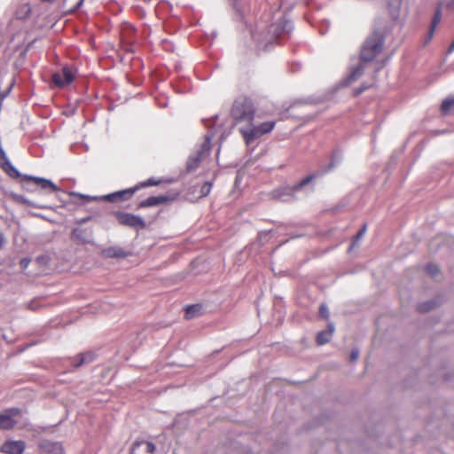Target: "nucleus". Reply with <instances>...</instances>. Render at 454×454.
<instances>
[{"label": "nucleus", "instance_id": "1", "mask_svg": "<svg viewBox=\"0 0 454 454\" xmlns=\"http://www.w3.org/2000/svg\"><path fill=\"white\" fill-rule=\"evenodd\" d=\"M294 29L293 22L286 15H281L270 26L267 33L256 27L251 32L252 38L256 42L259 49L266 50L274 42L286 40Z\"/></svg>", "mask_w": 454, "mask_h": 454}, {"label": "nucleus", "instance_id": "2", "mask_svg": "<svg viewBox=\"0 0 454 454\" xmlns=\"http://www.w3.org/2000/svg\"><path fill=\"white\" fill-rule=\"evenodd\" d=\"M390 30V26L383 18H377L372 33L366 37L360 50V60L362 62L373 61L383 51L386 34Z\"/></svg>", "mask_w": 454, "mask_h": 454}, {"label": "nucleus", "instance_id": "3", "mask_svg": "<svg viewBox=\"0 0 454 454\" xmlns=\"http://www.w3.org/2000/svg\"><path fill=\"white\" fill-rule=\"evenodd\" d=\"M314 179H316V175H309L295 184H287L273 190L270 196L273 200L282 202L296 201L300 199V194L307 195L314 191V186L310 185Z\"/></svg>", "mask_w": 454, "mask_h": 454}, {"label": "nucleus", "instance_id": "4", "mask_svg": "<svg viewBox=\"0 0 454 454\" xmlns=\"http://www.w3.org/2000/svg\"><path fill=\"white\" fill-rule=\"evenodd\" d=\"M255 108L253 101L246 97L237 98L231 107V114L236 122L250 123L254 116Z\"/></svg>", "mask_w": 454, "mask_h": 454}, {"label": "nucleus", "instance_id": "5", "mask_svg": "<svg viewBox=\"0 0 454 454\" xmlns=\"http://www.w3.org/2000/svg\"><path fill=\"white\" fill-rule=\"evenodd\" d=\"M20 177L22 188L27 192H36L37 187L42 190L51 189L52 192H57L59 190L55 184L43 177L22 175L21 173Z\"/></svg>", "mask_w": 454, "mask_h": 454}, {"label": "nucleus", "instance_id": "6", "mask_svg": "<svg viewBox=\"0 0 454 454\" xmlns=\"http://www.w3.org/2000/svg\"><path fill=\"white\" fill-rule=\"evenodd\" d=\"M114 215L120 224L136 231L144 230L146 227L145 221L140 215L122 211H115L114 212Z\"/></svg>", "mask_w": 454, "mask_h": 454}, {"label": "nucleus", "instance_id": "7", "mask_svg": "<svg viewBox=\"0 0 454 454\" xmlns=\"http://www.w3.org/2000/svg\"><path fill=\"white\" fill-rule=\"evenodd\" d=\"M214 136H215L214 132H212L210 134H207L205 137V141L201 145L200 150L199 152H197L195 154L191 155L188 158L187 162H186V169L188 172L194 171L198 168V166L201 160L202 154L209 153L210 142H211L212 138L214 137Z\"/></svg>", "mask_w": 454, "mask_h": 454}, {"label": "nucleus", "instance_id": "8", "mask_svg": "<svg viewBox=\"0 0 454 454\" xmlns=\"http://www.w3.org/2000/svg\"><path fill=\"white\" fill-rule=\"evenodd\" d=\"M20 414L21 410L19 408H10L4 412H0V429H12L18 423L15 418L20 416Z\"/></svg>", "mask_w": 454, "mask_h": 454}, {"label": "nucleus", "instance_id": "9", "mask_svg": "<svg viewBox=\"0 0 454 454\" xmlns=\"http://www.w3.org/2000/svg\"><path fill=\"white\" fill-rule=\"evenodd\" d=\"M74 80V73L68 67H64L60 72L52 74V82L59 88L70 84Z\"/></svg>", "mask_w": 454, "mask_h": 454}, {"label": "nucleus", "instance_id": "10", "mask_svg": "<svg viewBox=\"0 0 454 454\" xmlns=\"http://www.w3.org/2000/svg\"><path fill=\"white\" fill-rule=\"evenodd\" d=\"M175 200L174 195H159V196H151L138 204V207H157L159 205L167 204Z\"/></svg>", "mask_w": 454, "mask_h": 454}, {"label": "nucleus", "instance_id": "11", "mask_svg": "<svg viewBox=\"0 0 454 454\" xmlns=\"http://www.w3.org/2000/svg\"><path fill=\"white\" fill-rule=\"evenodd\" d=\"M155 450V444L151 442L136 441L130 448V454H154Z\"/></svg>", "mask_w": 454, "mask_h": 454}, {"label": "nucleus", "instance_id": "12", "mask_svg": "<svg viewBox=\"0 0 454 454\" xmlns=\"http://www.w3.org/2000/svg\"><path fill=\"white\" fill-rule=\"evenodd\" d=\"M25 442L23 441L10 440L4 442L0 450L6 454H22L25 450Z\"/></svg>", "mask_w": 454, "mask_h": 454}, {"label": "nucleus", "instance_id": "13", "mask_svg": "<svg viewBox=\"0 0 454 454\" xmlns=\"http://www.w3.org/2000/svg\"><path fill=\"white\" fill-rule=\"evenodd\" d=\"M341 155L338 152H333L330 162L326 166H321L319 169L311 175H316V178L320 177L335 168L341 161Z\"/></svg>", "mask_w": 454, "mask_h": 454}, {"label": "nucleus", "instance_id": "14", "mask_svg": "<svg viewBox=\"0 0 454 454\" xmlns=\"http://www.w3.org/2000/svg\"><path fill=\"white\" fill-rule=\"evenodd\" d=\"M101 255L105 258H126L130 255V252L119 246H114L102 249Z\"/></svg>", "mask_w": 454, "mask_h": 454}, {"label": "nucleus", "instance_id": "15", "mask_svg": "<svg viewBox=\"0 0 454 454\" xmlns=\"http://www.w3.org/2000/svg\"><path fill=\"white\" fill-rule=\"evenodd\" d=\"M43 454H65L63 446L59 442L43 441L40 443Z\"/></svg>", "mask_w": 454, "mask_h": 454}, {"label": "nucleus", "instance_id": "16", "mask_svg": "<svg viewBox=\"0 0 454 454\" xmlns=\"http://www.w3.org/2000/svg\"><path fill=\"white\" fill-rule=\"evenodd\" d=\"M92 230L74 228L71 232V239L78 240L82 244H91Z\"/></svg>", "mask_w": 454, "mask_h": 454}, {"label": "nucleus", "instance_id": "17", "mask_svg": "<svg viewBox=\"0 0 454 454\" xmlns=\"http://www.w3.org/2000/svg\"><path fill=\"white\" fill-rule=\"evenodd\" d=\"M366 63L367 62H362L360 60V62L356 66L351 67L350 74L345 79L344 82L346 84H350L353 82L356 81L358 78H360L364 73V67Z\"/></svg>", "mask_w": 454, "mask_h": 454}, {"label": "nucleus", "instance_id": "18", "mask_svg": "<svg viewBox=\"0 0 454 454\" xmlns=\"http://www.w3.org/2000/svg\"><path fill=\"white\" fill-rule=\"evenodd\" d=\"M240 133L243 135V137L247 143V145L252 144L254 139L258 138L259 137L262 136L261 132H259V129L256 126H253L249 129H243L241 128L239 129Z\"/></svg>", "mask_w": 454, "mask_h": 454}, {"label": "nucleus", "instance_id": "19", "mask_svg": "<svg viewBox=\"0 0 454 454\" xmlns=\"http://www.w3.org/2000/svg\"><path fill=\"white\" fill-rule=\"evenodd\" d=\"M95 358L93 352L80 353L77 356L72 358L73 365L79 368L83 364L91 363Z\"/></svg>", "mask_w": 454, "mask_h": 454}, {"label": "nucleus", "instance_id": "20", "mask_svg": "<svg viewBox=\"0 0 454 454\" xmlns=\"http://www.w3.org/2000/svg\"><path fill=\"white\" fill-rule=\"evenodd\" d=\"M203 311H204V308L201 304L197 303V304L188 305L185 308V317L187 319L194 318L198 316L202 315Z\"/></svg>", "mask_w": 454, "mask_h": 454}, {"label": "nucleus", "instance_id": "21", "mask_svg": "<svg viewBox=\"0 0 454 454\" xmlns=\"http://www.w3.org/2000/svg\"><path fill=\"white\" fill-rule=\"evenodd\" d=\"M442 3H439V4H438V6H437V8L435 10L434 15L432 22H431L430 30H429V33H428V40H430L433 37L434 32L436 27L438 26V24L441 21V19H442Z\"/></svg>", "mask_w": 454, "mask_h": 454}, {"label": "nucleus", "instance_id": "22", "mask_svg": "<svg viewBox=\"0 0 454 454\" xmlns=\"http://www.w3.org/2000/svg\"><path fill=\"white\" fill-rule=\"evenodd\" d=\"M401 0L388 2V12L393 20H397L400 15Z\"/></svg>", "mask_w": 454, "mask_h": 454}, {"label": "nucleus", "instance_id": "23", "mask_svg": "<svg viewBox=\"0 0 454 454\" xmlns=\"http://www.w3.org/2000/svg\"><path fill=\"white\" fill-rule=\"evenodd\" d=\"M138 189V186H135L132 188L118 191L116 192V195L119 196V200H126L131 198Z\"/></svg>", "mask_w": 454, "mask_h": 454}, {"label": "nucleus", "instance_id": "24", "mask_svg": "<svg viewBox=\"0 0 454 454\" xmlns=\"http://www.w3.org/2000/svg\"><path fill=\"white\" fill-rule=\"evenodd\" d=\"M30 13H31V7L29 6V4H25L20 5L18 8V10L16 12V17L19 20H26L29 17Z\"/></svg>", "mask_w": 454, "mask_h": 454}, {"label": "nucleus", "instance_id": "25", "mask_svg": "<svg viewBox=\"0 0 454 454\" xmlns=\"http://www.w3.org/2000/svg\"><path fill=\"white\" fill-rule=\"evenodd\" d=\"M454 107V97L445 98L441 105V112L446 115L450 113V109Z\"/></svg>", "mask_w": 454, "mask_h": 454}, {"label": "nucleus", "instance_id": "26", "mask_svg": "<svg viewBox=\"0 0 454 454\" xmlns=\"http://www.w3.org/2000/svg\"><path fill=\"white\" fill-rule=\"evenodd\" d=\"M436 306L435 301L431 300L418 305V310L421 313H426L433 309Z\"/></svg>", "mask_w": 454, "mask_h": 454}, {"label": "nucleus", "instance_id": "27", "mask_svg": "<svg viewBox=\"0 0 454 454\" xmlns=\"http://www.w3.org/2000/svg\"><path fill=\"white\" fill-rule=\"evenodd\" d=\"M331 338L329 332L321 331L317 334V343L318 345H325L330 341Z\"/></svg>", "mask_w": 454, "mask_h": 454}, {"label": "nucleus", "instance_id": "28", "mask_svg": "<svg viewBox=\"0 0 454 454\" xmlns=\"http://www.w3.org/2000/svg\"><path fill=\"white\" fill-rule=\"evenodd\" d=\"M261 132L262 135L267 134L270 132L275 127V121H265L258 126H256Z\"/></svg>", "mask_w": 454, "mask_h": 454}, {"label": "nucleus", "instance_id": "29", "mask_svg": "<svg viewBox=\"0 0 454 454\" xmlns=\"http://www.w3.org/2000/svg\"><path fill=\"white\" fill-rule=\"evenodd\" d=\"M12 197L19 203L32 206L34 207H39V208L43 207V206L36 205L35 203L30 201L28 199H27L26 197H24L22 195L14 194Z\"/></svg>", "mask_w": 454, "mask_h": 454}, {"label": "nucleus", "instance_id": "30", "mask_svg": "<svg viewBox=\"0 0 454 454\" xmlns=\"http://www.w3.org/2000/svg\"><path fill=\"white\" fill-rule=\"evenodd\" d=\"M212 185L213 184L210 181H207L206 183H204V184L200 187V197L207 196L211 191Z\"/></svg>", "mask_w": 454, "mask_h": 454}, {"label": "nucleus", "instance_id": "31", "mask_svg": "<svg viewBox=\"0 0 454 454\" xmlns=\"http://www.w3.org/2000/svg\"><path fill=\"white\" fill-rule=\"evenodd\" d=\"M427 272L432 277H435L439 273V268L436 264L428 263L426 266Z\"/></svg>", "mask_w": 454, "mask_h": 454}, {"label": "nucleus", "instance_id": "32", "mask_svg": "<svg viewBox=\"0 0 454 454\" xmlns=\"http://www.w3.org/2000/svg\"><path fill=\"white\" fill-rule=\"evenodd\" d=\"M319 315L325 319H328L330 317L328 307L325 304H321L319 308Z\"/></svg>", "mask_w": 454, "mask_h": 454}, {"label": "nucleus", "instance_id": "33", "mask_svg": "<svg viewBox=\"0 0 454 454\" xmlns=\"http://www.w3.org/2000/svg\"><path fill=\"white\" fill-rule=\"evenodd\" d=\"M50 262V258L48 255H39L35 259V262L38 263L41 266H46Z\"/></svg>", "mask_w": 454, "mask_h": 454}, {"label": "nucleus", "instance_id": "34", "mask_svg": "<svg viewBox=\"0 0 454 454\" xmlns=\"http://www.w3.org/2000/svg\"><path fill=\"white\" fill-rule=\"evenodd\" d=\"M370 87H371V84L363 83L361 86H359L358 88H356L354 90V96L357 97V96L361 95L364 91L368 90Z\"/></svg>", "mask_w": 454, "mask_h": 454}, {"label": "nucleus", "instance_id": "35", "mask_svg": "<svg viewBox=\"0 0 454 454\" xmlns=\"http://www.w3.org/2000/svg\"><path fill=\"white\" fill-rule=\"evenodd\" d=\"M160 184V181H156L154 180L153 178H149L147 179L146 181L145 182H142L140 184V185H138V187H148V186H153V185H157Z\"/></svg>", "mask_w": 454, "mask_h": 454}, {"label": "nucleus", "instance_id": "36", "mask_svg": "<svg viewBox=\"0 0 454 454\" xmlns=\"http://www.w3.org/2000/svg\"><path fill=\"white\" fill-rule=\"evenodd\" d=\"M103 200H107L109 202H115L119 200V196L116 195V192L113 193H109L102 197Z\"/></svg>", "mask_w": 454, "mask_h": 454}, {"label": "nucleus", "instance_id": "37", "mask_svg": "<svg viewBox=\"0 0 454 454\" xmlns=\"http://www.w3.org/2000/svg\"><path fill=\"white\" fill-rule=\"evenodd\" d=\"M30 262H31V259L29 257H24V258L20 259V266L24 270L28 267Z\"/></svg>", "mask_w": 454, "mask_h": 454}, {"label": "nucleus", "instance_id": "38", "mask_svg": "<svg viewBox=\"0 0 454 454\" xmlns=\"http://www.w3.org/2000/svg\"><path fill=\"white\" fill-rule=\"evenodd\" d=\"M367 229L366 224L364 223L361 230L356 233V235L354 238V242L358 241L365 233Z\"/></svg>", "mask_w": 454, "mask_h": 454}, {"label": "nucleus", "instance_id": "39", "mask_svg": "<svg viewBox=\"0 0 454 454\" xmlns=\"http://www.w3.org/2000/svg\"><path fill=\"white\" fill-rule=\"evenodd\" d=\"M359 356V350L358 348H353L350 352L349 359L351 362H355L357 360Z\"/></svg>", "mask_w": 454, "mask_h": 454}, {"label": "nucleus", "instance_id": "40", "mask_svg": "<svg viewBox=\"0 0 454 454\" xmlns=\"http://www.w3.org/2000/svg\"><path fill=\"white\" fill-rule=\"evenodd\" d=\"M72 195L79 196V197L86 200L87 201L96 200L98 199V197H91V196H89V195H83V194H80V193H77V192H72Z\"/></svg>", "mask_w": 454, "mask_h": 454}, {"label": "nucleus", "instance_id": "41", "mask_svg": "<svg viewBox=\"0 0 454 454\" xmlns=\"http://www.w3.org/2000/svg\"><path fill=\"white\" fill-rule=\"evenodd\" d=\"M91 219H92V216L89 215V216H86L83 218L77 219L75 221V223L79 225H82V224H85L86 223H88L89 221H90Z\"/></svg>", "mask_w": 454, "mask_h": 454}, {"label": "nucleus", "instance_id": "42", "mask_svg": "<svg viewBox=\"0 0 454 454\" xmlns=\"http://www.w3.org/2000/svg\"><path fill=\"white\" fill-rule=\"evenodd\" d=\"M334 330H335L334 324L333 322H328L327 330H325V331L329 332V334L332 336Z\"/></svg>", "mask_w": 454, "mask_h": 454}, {"label": "nucleus", "instance_id": "43", "mask_svg": "<svg viewBox=\"0 0 454 454\" xmlns=\"http://www.w3.org/2000/svg\"><path fill=\"white\" fill-rule=\"evenodd\" d=\"M447 10L454 12V0H450L445 4Z\"/></svg>", "mask_w": 454, "mask_h": 454}, {"label": "nucleus", "instance_id": "44", "mask_svg": "<svg viewBox=\"0 0 454 454\" xmlns=\"http://www.w3.org/2000/svg\"><path fill=\"white\" fill-rule=\"evenodd\" d=\"M83 2L84 0H79L77 4L74 5V7L71 10V12L77 11L83 4Z\"/></svg>", "mask_w": 454, "mask_h": 454}, {"label": "nucleus", "instance_id": "45", "mask_svg": "<svg viewBox=\"0 0 454 454\" xmlns=\"http://www.w3.org/2000/svg\"><path fill=\"white\" fill-rule=\"evenodd\" d=\"M4 243H5L4 235L2 232H0V247H2Z\"/></svg>", "mask_w": 454, "mask_h": 454}, {"label": "nucleus", "instance_id": "46", "mask_svg": "<svg viewBox=\"0 0 454 454\" xmlns=\"http://www.w3.org/2000/svg\"><path fill=\"white\" fill-rule=\"evenodd\" d=\"M447 132V129H442V130H436L435 131V134L436 135H441V134H444Z\"/></svg>", "mask_w": 454, "mask_h": 454}, {"label": "nucleus", "instance_id": "47", "mask_svg": "<svg viewBox=\"0 0 454 454\" xmlns=\"http://www.w3.org/2000/svg\"><path fill=\"white\" fill-rule=\"evenodd\" d=\"M216 119H217V115H215V116L213 117V120H214V121H215Z\"/></svg>", "mask_w": 454, "mask_h": 454}]
</instances>
